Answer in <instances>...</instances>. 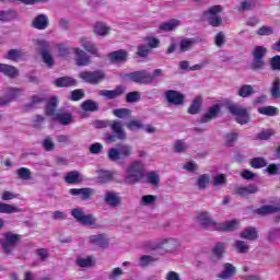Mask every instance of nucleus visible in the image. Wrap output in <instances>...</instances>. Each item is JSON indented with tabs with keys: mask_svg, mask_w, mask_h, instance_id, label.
<instances>
[{
	"mask_svg": "<svg viewBox=\"0 0 280 280\" xmlns=\"http://www.w3.org/2000/svg\"><path fill=\"white\" fill-rule=\"evenodd\" d=\"M73 51L78 67H89V65H91V57H89L84 50L73 48Z\"/></svg>",
	"mask_w": 280,
	"mask_h": 280,
	"instance_id": "obj_15",
	"label": "nucleus"
},
{
	"mask_svg": "<svg viewBox=\"0 0 280 280\" xmlns=\"http://www.w3.org/2000/svg\"><path fill=\"white\" fill-rule=\"evenodd\" d=\"M77 266L80 268H91V266H93V257L88 256L86 258H78Z\"/></svg>",
	"mask_w": 280,
	"mask_h": 280,
	"instance_id": "obj_52",
	"label": "nucleus"
},
{
	"mask_svg": "<svg viewBox=\"0 0 280 280\" xmlns=\"http://www.w3.org/2000/svg\"><path fill=\"white\" fill-rule=\"evenodd\" d=\"M195 40L194 38H184L179 42V49L180 51H189L191 49V45H194Z\"/></svg>",
	"mask_w": 280,
	"mask_h": 280,
	"instance_id": "obj_51",
	"label": "nucleus"
},
{
	"mask_svg": "<svg viewBox=\"0 0 280 280\" xmlns=\"http://www.w3.org/2000/svg\"><path fill=\"white\" fill-rule=\"evenodd\" d=\"M241 237L242 240L255 242L256 240H259V234L257 233V229L249 226L241 232Z\"/></svg>",
	"mask_w": 280,
	"mask_h": 280,
	"instance_id": "obj_27",
	"label": "nucleus"
},
{
	"mask_svg": "<svg viewBox=\"0 0 280 280\" xmlns=\"http://www.w3.org/2000/svg\"><path fill=\"white\" fill-rule=\"evenodd\" d=\"M113 115H115V117H118V119H124V117H130V115H132V112L128 108H118L114 109Z\"/></svg>",
	"mask_w": 280,
	"mask_h": 280,
	"instance_id": "obj_54",
	"label": "nucleus"
},
{
	"mask_svg": "<svg viewBox=\"0 0 280 280\" xmlns=\"http://www.w3.org/2000/svg\"><path fill=\"white\" fill-rule=\"evenodd\" d=\"M154 261H158V259L152 256L143 255L140 257V266H142V268H147V266L154 264Z\"/></svg>",
	"mask_w": 280,
	"mask_h": 280,
	"instance_id": "obj_60",
	"label": "nucleus"
},
{
	"mask_svg": "<svg viewBox=\"0 0 280 280\" xmlns=\"http://www.w3.org/2000/svg\"><path fill=\"white\" fill-rule=\"evenodd\" d=\"M79 78L83 82H86V84L97 85L102 84L103 80H106V73L104 70L81 71Z\"/></svg>",
	"mask_w": 280,
	"mask_h": 280,
	"instance_id": "obj_8",
	"label": "nucleus"
},
{
	"mask_svg": "<svg viewBox=\"0 0 280 280\" xmlns=\"http://www.w3.org/2000/svg\"><path fill=\"white\" fill-rule=\"evenodd\" d=\"M238 137H240V135L235 131L226 133L224 136L226 148H233V145H235V141H237Z\"/></svg>",
	"mask_w": 280,
	"mask_h": 280,
	"instance_id": "obj_46",
	"label": "nucleus"
},
{
	"mask_svg": "<svg viewBox=\"0 0 280 280\" xmlns=\"http://www.w3.org/2000/svg\"><path fill=\"white\" fill-rule=\"evenodd\" d=\"M80 45L88 51V54H91L92 56H95L96 58H100V50L97 47L91 43L86 37H80Z\"/></svg>",
	"mask_w": 280,
	"mask_h": 280,
	"instance_id": "obj_21",
	"label": "nucleus"
},
{
	"mask_svg": "<svg viewBox=\"0 0 280 280\" xmlns=\"http://www.w3.org/2000/svg\"><path fill=\"white\" fill-rule=\"evenodd\" d=\"M197 222L203 229H209L210 231H224L225 233H231V231H235V226H237V220H232L223 223H215L211 217H209V212L205 211L198 214Z\"/></svg>",
	"mask_w": 280,
	"mask_h": 280,
	"instance_id": "obj_2",
	"label": "nucleus"
},
{
	"mask_svg": "<svg viewBox=\"0 0 280 280\" xmlns=\"http://www.w3.org/2000/svg\"><path fill=\"white\" fill-rule=\"evenodd\" d=\"M209 183H211V176L209 174H202L197 178L198 189H207Z\"/></svg>",
	"mask_w": 280,
	"mask_h": 280,
	"instance_id": "obj_43",
	"label": "nucleus"
},
{
	"mask_svg": "<svg viewBox=\"0 0 280 280\" xmlns=\"http://www.w3.org/2000/svg\"><path fill=\"white\" fill-rule=\"evenodd\" d=\"M221 12L222 5L215 4L203 11V16L208 19L209 25L212 27H220V25H222V16L219 15Z\"/></svg>",
	"mask_w": 280,
	"mask_h": 280,
	"instance_id": "obj_10",
	"label": "nucleus"
},
{
	"mask_svg": "<svg viewBox=\"0 0 280 280\" xmlns=\"http://www.w3.org/2000/svg\"><path fill=\"white\" fill-rule=\"evenodd\" d=\"M234 248H236L237 253L241 255H245L250 250V247L244 241H235Z\"/></svg>",
	"mask_w": 280,
	"mask_h": 280,
	"instance_id": "obj_49",
	"label": "nucleus"
},
{
	"mask_svg": "<svg viewBox=\"0 0 280 280\" xmlns=\"http://www.w3.org/2000/svg\"><path fill=\"white\" fill-rule=\"evenodd\" d=\"M250 165L254 170H261V167H266L268 163L264 158H254L250 160Z\"/></svg>",
	"mask_w": 280,
	"mask_h": 280,
	"instance_id": "obj_50",
	"label": "nucleus"
},
{
	"mask_svg": "<svg viewBox=\"0 0 280 280\" xmlns=\"http://www.w3.org/2000/svg\"><path fill=\"white\" fill-rule=\"evenodd\" d=\"M176 246H178V242L176 240L164 238L156 244L149 241L143 245V248L144 250H158L159 248H162L163 250H166V253H172L173 250H176Z\"/></svg>",
	"mask_w": 280,
	"mask_h": 280,
	"instance_id": "obj_5",
	"label": "nucleus"
},
{
	"mask_svg": "<svg viewBox=\"0 0 280 280\" xmlns=\"http://www.w3.org/2000/svg\"><path fill=\"white\" fill-rule=\"evenodd\" d=\"M252 8H255V0H245L241 2V5L238 7V11L246 12L248 10H252Z\"/></svg>",
	"mask_w": 280,
	"mask_h": 280,
	"instance_id": "obj_59",
	"label": "nucleus"
},
{
	"mask_svg": "<svg viewBox=\"0 0 280 280\" xmlns=\"http://www.w3.org/2000/svg\"><path fill=\"white\" fill-rule=\"evenodd\" d=\"M58 97L52 96L46 103L45 115L47 117H56V108H58Z\"/></svg>",
	"mask_w": 280,
	"mask_h": 280,
	"instance_id": "obj_23",
	"label": "nucleus"
},
{
	"mask_svg": "<svg viewBox=\"0 0 280 280\" xmlns=\"http://www.w3.org/2000/svg\"><path fill=\"white\" fill-rule=\"evenodd\" d=\"M43 102H47L45 94H35L31 97V103L25 106V110H30L32 106H38V104H43Z\"/></svg>",
	"mask_w": 280,
	"mask_h": 280,
	"instance_id": "obj_38",
	"label": "nucleus"
},
{
	"mask_svg": "<svg viewBox=\"0 0 280 280\" xmlns=\"http://www.w3.org/2000/svg\"><path fill=\"white\" fill-rule=\"evenodd\" d=\"M235 272H237V269L233 264L225 262L223 265V270L218 275L219 279H231V277H235Z\"/></svg>",
	"mask_w": 280,
	"mask_h": 280,
	"instance_id": "obj_24",
	"label": "nucleus"
},
{
	"mask_svg": "<svg viewBox=\"0 0 280 280\" xmlns=\"http://www.w3.org/2000/svg\"><path fill=\"white\" fill-rule=\"evenodd\" d=\"M84 89H77L70 92V97L71 102H80V100H83L85 95Z\"/></svg>",
	"mask_w": 280,
	"mask_h": 280,
	"instance_id": "obj_48",
	"label": "nucleus"
},
{
	"mask_svg": "<svg viewBox=\"0 0 280 280\" xmlns=\"http://www.w3.org/2000/svg\"><path fill=\"white\" fill-rule=\"evenodd\" d=\"M126 93L124 86L118 85L115 90H101L100 95L106 97V100H117V97H121Z\"/></svg>",
	"mask_w": 280,
	"mask_h": 280,
	"instance_id": "obj_17",
	"label": "nucleus"
},
{
	"mask_svg": "<svg viewBox=\"0 0 280 280\" xmlns=\"http://www.w3.org/2000/svg\"><path fill=\"white\" fill-rule=\"evenodd\" d=\"M270 67L272 71H280V56L276 55L270 59Z\"/></svg>",
	"mask_w": 280,
	"mask_h": 280,
	"instance_id": "obj_64",
	"label": "nucleus"
},
{
	"mask_svg": "<svg viewBox=\"0 0 280 280\" xmlns=\"http://www.w3.org/2000/svg\"><path fill=\"white\" fill-rule=\"evenodd\" d=\"M21 240V234H15L12 232L4 233V238L1 242L3 253H5V255H12V250L16 248V244H19Z\"/></svg>",
	"mask_w": 280,
	"mask_h": 280,
	"instance_id": "obj_9",
	"label": "nucleus"
},
{
	"mask_svg": "<svg viewBox=\"0 0 280 280\" xmlns=\"http://www.w3.org/2000/svg\"><path fill=\"white\" fill-rule=\"evenodd\" d=\"M145 168L141 161H133L127 167V174L125 177L126 183L129 185H137V183H141L143 180V176H145Z\"/></svg>",
	"mask_w": 280,
	"mask_h": 280,
	"instance_id": "obj_3",
	"label": "nucleus"
},
{
	"mask_svg": "<svg viewBox=\"0 0 280 280\" xmlns=\"http://www.w3.org/2000/svg\"><path fill=\"white\" fill-rule=\"evenodd\" d=\"M81 108L85 113H96V110H100V104L93 100H86L81 104Z\"/></svg>",
	"mask_w": 280,
	"mask_h": 280,
	"instance_id": "obj_33",
	"label": "nucleus"
},
{
	"mask_svg": "<svg viewBox=\"0 0 280 280\" xmlns=\"http://www.w3.org/2000/svg\"><path fill=\"white\" fill-rule=\"evenodd\" d=\"M266 54H268V48L265 46H256L253 51V61L250 65V69L253 71H259V69H264L266 67V61H264V58H266Z\"/></svg>",
	"mask_w": 280,
	"mask_h": 280,
	"instance_id": "obj_6",
	"label": "nucleus"
},
{
	"mask_svg": "<svg viewBox=\"0 0 280 280\" xmlns=\"http://www.w3.org/2000/svg\"><path fill=\"white\" fill-rule=\"evenodd\" d=\"M119 154L121 156V159H128L129 156L132 155V147L128 145V144H124L121 145L119 149Z\"/></svg>",
	"mask_w": 280,
	"mask_h": 280,
	"instance_id": "obj_55",
	"label": "nucleus"
},
{
	"mask_svg": "<svg viewBox=\"0 0 280 280\" xmlns=\"http://www.w3.org/2000/svg\"><path fill=\"white\" fill-rule=\"evenodd\" d=\"M224 255V243H217L212 249L211 261H218Z\"/></svg>",
	"mask_w": 280,
	"mask_h": 280,
	"instance_id": "obj_35",
	"label": "nucleus"
},
{
	"mask_svg": "<svg viewBox=\"0 0 280 280\" xmlns=\"http://www.w3.org/2000/svg\"><path fill=\"white\" fill-rule=\"evenodd\" d=\"M270 95L275 100H279V97H280V79H279V77H276L273 79V82H272V85L270 89Z\"/></svg>",
	"mask_w": 280,
	"mask_h": 280,
	"instance_id": "obj_41",
	"label": "nucleus"
},
{
	"mask_svg": "<svg viewBox=\"0 0 280 280\" xmlns=\"http://www.w3.org/2000/svg\"><path fill=\"white\" fill-rule=\"evenodd\" d=\"M255 88L253 85L244 84L237 90V95L240 97H250V95H254Z\"/></svg>",
	"mask_w": 280,
	"mask_h": 280,
	"instance_id": "obj_37",
	"label": "nucleus"
},
{
	"mask_svg": "<svg viewBox=\"0 0 280 280\" xmlns=\"http://www.w3.org/2000/svg\"><path fill=\"white\" fill-rule=\"evenodd\" d=\"M110 32V27L106 26L104 23H96L94 25V33L97 34V36H106Z\"/></svg>",
	"mask_w": 280,
	"mask_h": 280,
	"instance_id": "obj_47",
	"label": "nucleus"
},
{
	"mask_svg": "<svg viewBox=\"0 0 280 280\" xmlns=\"http://www.w3.org/2000/svg\"><path fill=\"white\" fill-rule=\"evenodd\" d=\"M125 78L136 84H152L154 82V75L148 72V70L133 71L125 74Z\"/></svg>",
	"mask_w": 280,
	"mask_h": 280,
	"instance_id": "obj_7",
	"label": "nucleus"
},
{
	"mask_svg": "<svg viewBox=\"0 0 280 280\" xmlns=\"http://www.w3.org/2000/svg\"><path fill=\"white\" fill-rule=\"evenodd\" d=\"M165 100L168 104H173V106L185 104V95L176 90H167L165 92Z\"/></svg>",
	"mask_w": 280,
	"mask_h": 280,
	"instance_id": "obj_12",
	"label": "nucleus"
},
{
	"mask_svg": "<svg viewBox=\"0 0 280 280\" xmlns=\"http://www.w3.org/2000/svg\"><path fill=\"white\" fill-rule=\"evenodd\" d=\"M19 212H21V209L16 208L10 203L0 202V213L11 214V213H19Z\"/></svg>",
	"mask_w": 280,
	"mask_h": 280,
	"instance_id": "obj_45",
	"label": "nucleus"
},
{
	"mask_svg": "<svg viewBox=\"0 0 280 280\" xmlns=\"http://www.w3.org/2000/svg\"><path fill=\"white\" fill-rule=\"evenodd\" d=\"M228 110L236 117V124H240L241 126H246V124L250 122L252 115L250 112H248V108L238 105V104H230L228 105Z\"/></svg>",
	"mask_w": 280,
	"mask_h": 280,
	"instance_id": "obj_4",
	"label": "nucleus"
},
{
	"mask_svg": "<svg viewBox=\"0 0 280 280\" xmlns=\"http://www.w3.org/2000/svg\"><path fill=\"white\" fill-rule=\"evenodd\" d=\"M23 56V51L19 50V49H11L8 51L7 54V60H13L16 61L19 60V58H21Z\"/></svg>",
	"mask_w": 280,
	"mask_h": 280,
	"instance_id": "obj_57",
	"label": "nucleus"
},
{
	"mask_svg": "<svg viewBox=\"0 0 280 280\" xmlns=\"http://www.w3.org/2000/svg\"><path fill=\"white\" fill-rule=\"evenodd\" d=\"M180 25V21L176 19H172L168 22H164L160 25L161 32H172L174 27H178Z\"/></svg>",
	"mask_w": 280,
	"mask_h": 280,
	"instance_id": "obj_39",
	"label": "nucleus"
},
{
	"mask_svg": "<svg viewBox=\"0 0 280 280\" xmlns=\"http://www.w3.org/2000/svg\"><path fill=\"white\" fill-rule=\"evenodd\" d=\"M72 218L79 222V224H83V226H93L95 224L96 219L94 214H84L82 208H74L71 211Z\"/></svg>",
	"mask_w": 280,
	"mask_h": 280,
	"instance_id": "obj_11",
	"label": "nucleus"
},
{
	"mask_svg": "<svg viewBox=\"0 0 280 280\" xmlns=\"http://www.w3.org/2000/svg\"><path fill=\"white\" fill-rule=\"evenodd\" d=\"M71 196H80L81 200H90L91 196L95 195V189L93 188H72L69 190Z\"/></svg>",
	"mask_w": 280,
	"mask_h": 280,
	"instance_id": "obj_19",
	"label": "nucleus"
},
{
	"mask_svg": "<svg viewBox=\"0 0 280 280\" xmlns=\"http://www.w3.org/2000/svg\"><path fill=\"white\" fill-rule=\"evenodd\" d=\"M95 126L97 128H110L113 133L105 135L106 143H115L118 141H126L127 135L126 130H124V125L119 120H96Z\"/></svg>",
	"mask_w": 280,
	"mask_h": 280,
	"instance_id": "obj_1",
	"label": "nucleus"
},
{
	"mask_svg": "<svg viewBox=\"0 0 280 280\" xmlns=\"http://www.w3.org/2000/svg\"><path fill=\"white\" fill-rule=\"evenodd\" d=\"M108 60L113 63L126 62L128 60V50L119 49L107 55Z\"/></svg>",
	"mask_w": 280,
	"mask_h": 280,
	"instance_id": "obj_18",
	"label": "nucleus"
},
{
	"mask_svg": "<svg viewBox=\"0 0 280 280\" xmlns=\"http://www.w3.org/2000/svg\"><path fill=\"white\" fill-rule=\"evenodd\" d=\"M202 108V98H195L188 107L189 115H198Z\"/></svg>",
	"mask_w": 280,
	"mask_h": 280,
	"instance_id": "obj_40",
	"label": "nucleus"
},
{
	"mask_svg": "<svg viewBox=\"0 0 280 280\" xmlns=\"http://www.w3.org/2000/svg\"><path fill=\"white\" fill-rule=\"evenodd\" d=\"M65 183H68V185H78L82 183V174L78 171L68 172L65 176Z\"/></svg>",
	"mask_w": 280,
	"mask_h": 280,
	"instance_id": "obj_29",
	"label": "nucleus"
},
{
	"mask_svg": "<svg viewBox=\"0 0 280 280\" xmlns=\"http://www.w3.org/2000/svg\"><path fill=\"white\" fill-rule=\"evenodd\" d=\"M147 182L149 185H153V187H156L159 183H161V176H159V173L156 171H151L147 173Z\"/></svg>",
	"mask_w": 280,
	"mask_h": 280,
	"instance_id": "obj_44",
	"label": "nucleus"
},
{
	"mask_svg": "<svg viewBox=\"0 0 280 280\" xmlns=\"http://www.w3.org/2000/svg\"><path fill=\"white\" fill-rule=\"evenodd\" d=\"M258 113L266 117H276V115H279V108L275 106H264L258 108Z\"/></svg>",
	"mask_w": 280,
	"mask_h": 280,
	"instance_id": "obj_36",
	"label": "nucleus"
},
{
	"mask_svg": "<svg viewBox=\"0 0 280 280\" xmlns=\"http://www.w3.org/2000/svg\"><path fill=\"white\" fill-rule=\"evenodd\" d=\"M77 85L78 81L71 77H61L55 80V86H57V89H70Z\"/></svg>",
	"mask_w": 280,
	"mask_h": 280,
	"instance_id": "obj_20",
	"label": "nucleus"
},
{
	"mask_svg": "<svg viewBox=\"0 0 280 280\" xmlns=\"http://www.w3.org/2000/svg\"><path fill=\"white\" fill-rule=\"evenodd\" d=\"M259 187L255 184H248L247 186H237L234 189L235 196H240L241 198H247V196H253L258 194Z\"/></svg>",
	"mask_w": 280,
	"mask_h": 280,
	"instance_id": "obj_13",
	"label": "nucleus"
},
{
	"mask_svg": "<svg viewBox=\"0 0 280 280\" xmlns=\"http://www.w3.org/2000/svg\"><path fill=\"white\" fill-rule=\"evenodd\" d=\"M115 178V172L112 171H104L100 170L97 171V177L96 180L100 183V185H105L106 183H110Z\"/></svg>",
	"mask_w": 280,
	"mask_h": 280,
	"instance_id": "obj_25",
	"label": "nucleus"
},
{
	"mask_svg": "<svg viewBox=\"0 0 280 280\" xmlns=\"http://www.w3.org/2000/svg\"><path fill=\"white\" fill-rule=\"evenodd\" d=\"M280 212V205L276 206H262L255 210V213L257 215H270L272 213H279Z\"/></svg>",
	"mask_w": 280,
	"mask_h": 280,
	"instance_id": "obj_28",
	"label": "nucleus"
},
{
	"mask_svg": "<svg viewBox=\"0 0 280 280\" xmlns=\"http://www.w3.org/2000/svg\"><path fill=\"white\" fill-rule=\"evenodd\" d=\"M214 187H220V185H226V175L219 174L212 178Z\"/></svg>",
	"mask_w": 280,
	"mask_h": 280,
	"instance_id": "obj_63",
	"label": "nucleus"
},
{
	"mask_svg": "<svg viewBox=\"0 0 280 280\" xmlns=\"http://www.w3.org/2000/svg\"><path fill=\"white\" fill-rule=\"evenodd\" d=\"M0 73H3L7 78L14 79L19 75V69L8 63H0Z\"/></svg>",
	"mask_w": 280,
	"mask_h": 280,
	"instance_id": "obj_26",
	"label": "nucleus"
},
{
	"mask_svg": "<svg viewBox=\"0 0 280 280\" xmlns=\"http://www.w3.org/2000/svg\"><path fill=\"white\" fill-rule=\"evenodd\" d=\"M8 94L0 97V106H8L13 100H16L23 92L21 89L8 88Z\"/></svg>",
	"mask_w": 280,
	"mask_h": 280,
	"instance_id": "obj_14",
	"label": "nucleus"
},
{
	"mask_svg": "<svg viewBox=\"0 0 280 280\" xmlns=\"http://www.w3.org/2000/svg\"><path fill=\"white\" fill-rule=\"evenodd\" d=\"M32 26L35 30H47L49 27V19L45 14H39L33 20Z\"/></svg>",
	"mask_w": 280,
	"mask_h": 280,
	"instance_id": "obj_22",
	"label": "nucleus"
},
{
	"mask_svg": "<svg viewBox=\"0 0 280 280\" xmlns=\"http://www.w3.org/2000/svg\"><path fill=\"white\" fill-rule=\"evenodd\" d=\"M220 104H214L208 108V112L200 118V124H209L212 119H215L220 115Z\"/></svg>",
	"mask_w": 280,
	"mask_h": 280,
	"instance_id": "obj_16",
	"label": "nucleus"
},
{
	"mask_svg": "<svg viewBox=\"0 0 280 280\" xmlns=\"http://www.w3.org/2000/svg\"><path fill=\"white\" fill-rule=\"evenodd\" d=\"M150 47L145 44H140L137 47L136 58H148L150 56Z\"/></svg>",
	"mask_w": 280,
	"mask_h": 280,
	"instance_id": "obj_42",
	"label": "nucleus"
},
{
	"mask_svg": "<svg viewBox=\"0 0 280 280\" xmlns=\"http://www.w3.org/2000/svg\"><path fill=\"white\" fill-rule=\"evenodd\" d=\"M42 45L44 47L40 51L42 58L47 67L51 68L54 67V57H51V54H49V44H47V42H44L42 43Z\"/></svg>",
	"mask_w": 280,
	"mask_h": 280,
	"instance_id": "obj_31",
	"label": "nucleus"
},
{
	"mask_svg": "<svg viewBox=\"0 0 280 280\" xmlns=\"http://www.w3.org/2000/svg\"><path fill=\"white\" fill-rule=\"evenodd\" d=\"M90 242L101 248H108V238L105 234L92 235L90 236Z\"/></svg>",
	"mask_w": 280,
	"mask_h": 280,
	"instance_id": "obj_32",
	"label": "nucleus"
},
{
	"mask_svg": "<svg viewBox=\"0 0 280 280\" xmlns=\"http://www.w3.org/2000/svg\"><path fill=\"white\" fill-rule=\"evenodd\" d=\"M104 200L109 207H119V203L121 202L114 191H107Z\"/></svg>",
	"mask_w": 280,
	"mask_h": 280,
	"instance_id": "obj_34",
	"label": "nucleus"
},
{
	"mask_svg": "<svg viewBox=\"0 0 280 280\" xmlns=\"http://www.w3.org/2000/svg\"><path fill=\"white\" fill-rule=\"evenodd\" d=\"M258 36H272L275 34V28L272 26H261L256 31Z\"/></svg>",
	"mask_w": 280,
	"mask_h": 280,
	"instance_id": "obj_56",
	"label": "nucleus"
},
{
	"mask_svg": "<svg viewBox=\"0 0 280 280\" xmlns=\"http://www.w3.org/2000/svg\"><path fill=\"white\" fill-rule=\"evenodd\" d=\"M54 120L61 124V126H69L73 121V115L71 113H57L54 116Z\"/></svg>",
	"mask_w": 280,
	"mask_h": 280,
	"instance_id": "obj_30",
	"label": "nucleus"
},
{
	"mask_svg": "<svg viewBox=\"0 0 280 280\" xmlns=\"http://www.w3.org/2000/svg\"><path fill=\"white\" fill-rule=\"evenodd\" d=\"M139 100H141V93L138 91L129 92L126 95V102L128 104H135V102H139Z\"/></svg>",
	"mask_w": 280,
	"mask_h": 280,
	"instance_id": "obj_53",
	"label": "nucleus"
},
{
	"mask_svg": "<svg viewBox=\"0 0 280 280\" xmlns=\"http://www.w3.org/2000/svg\"><path fill=\"white\" fill-rule=\"evenodd\" d=\"M107 156L110 161H119L121 159V155L119 153V149L112 148L108 150Z\"/></svg>",
	"mask_w": 280,
	"mask_h": 280,
	"instance_id": "obj_62",
	"label": "nucleus"
},
{
	"mask_svg": "<svg viewBox=\"0 0 280 280\" xmlns=\"http://www.w3.org/2000/svg\"><path fill=\"white\" fill-rule=\"evenodd\" d=\"M270 137H275L273 129L262 130L258 133V139L260 141H268V139H270Z\"/></svg>",
	"mask_w": 280,
	"mask_h": 280,
	"instance_id": "obj_61",
	"label": "nucleus"
},
{
	"mask_svg": "<svg viewBox=\"0 0 280 280\" xmlns=\"http://www.w3.org/2000/svg\"><path fill=\"white\" fill-rule=\"evenodd\" d=\"M16 174H18L19 178H22V180H30V178L32 176V172L30 171V168H26V167H20L16 171Z\"/></svg>",
	"mask_w": 280,
	"mask_h": 280,
	"instance_id": "obj_58",
	"label": "nucleus"
}]
</instances>
